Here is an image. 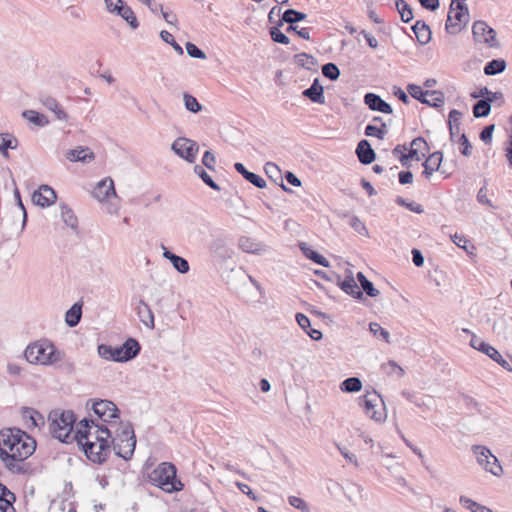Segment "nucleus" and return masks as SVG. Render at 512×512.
Segmentation results:
<instances>
[{
	"instance_id": "obj_1",
	"label": "nucleus",
	"mask_w": 512,
	"mask_h": 512,
	"mask_svg": "<svg viewBox=\"0 0 512 512\" xmlns=\"http://www.w3.org/2000/svg\"><path fill=\"white\" fill-rule=\"evenodd\" d=\"M36 448V441L18 428L0 431V459L13 474L31 475L33 468L26 459Z\"/></svg>"
},
{
	"instance_id": "obj_2",
	"label": "nucleus",
	"mask_w": 512,
	"mask_h": 512,
	"mask_svg": "<svg viewBox=\"0 0 512 512\" xmlns=\"http://www.w3.org/2000/svg\"><path fill=\"white\" fill-rule=\"evenodd\" d=\"M113 428L112 438L110 439L113 451L124 460L131 459L136 446V437L132 424L129 422L112 423L111 429Z\"/></svg>"
},
{
	"instance_id": "obj_3",
	"label": "nucleus",
	"mask_w": 512,
	"mask_h": 512,
	"mask_svg": "<svg viewBox=\"0 0 512 512\" xmlns=\"http://www.w3.org/2000/svg\"><path fill=\"white\" fill-rule=\"evenodd\" d=\"M24 356L31 364L49 366L62 361L64 353L59 351L51 341L42 339L29 344L24 351Z\"/></svg>"
},
{
	"instance_id": "obj_4",
	"label": "nucleus",
	"mask_w": 512,
	"mask_h": 512,
	"mask_svg": "<svg viewBox=\"0 0 512 512\" xmlns=\"http://www.w3.org/2000/svg\"><path fill=\"white\" fill-rule=\"evenodd\" d=\"M49 429L51 434L63 443H69L74 438L71 435L76 422V417L71 410H53L49 413Z\"/></svg>"
},
{
	"instance_id": "obj_5",
	"label": "nucleus",
	"mask_w": 512,
	"mask_h": 512,
	"mask_svg": "<svg viewBox=\"0 0 512 512\" xmlns=\"http://www.w3.org/2000/svg\"><path fill=\"white\" fill-rule=\"evenodd\" d=\"M97 351L98 355L105 360L127 362L138 356L141 351V345L138 340L130 337L119 347L100 344Z\"/></svg>"
},
{
	"instance_id": "obj_6",
	"label": "nucleus",
	"mask_w": 512,
	"mask_h": 512,
	"mask_svg": "<svg viewBox=\"0 0 512 512\" xmlns=\"http://www.w3.org/2000/svg\"><path fill=\"white\" fill-rule=\"evenodd\" d=\"M149 481L165 492L172 493L183 489V484L176 476V467L169 462H162L149 475Z\"/></svg>"
},
{
	"instance_id": "obj_7",
	"label": "nucleus",
	"mask_w": 512,
	"mask_h": 512,
	"mask_svg": "<svg viewBox=\"0 0 512 512\" xmlns=\"http://www.w3.org/2000/svg\"><path fill=\"white\" fill-rule=\"evenodd\" d=\"M112 429L105 425L95 424L93 420L82 419L77 427L73 438L83 447V442H100L101 438L110 440L112 438Z\"/></svg>"
},
{
	"instance_id": "obj_8",
	"label": "nucleus",
	"mask_w": 512,
	"mask_h": 512,
	"mask_svg": "<svg viewBox=\"0 0 512 512\" xmlns=\"http://www.w3.org/2000/svg\"><path fill=\"white\" fill-rule=\"evenodd\" d=\"M465 1L466 0H451L445 23L446 31H448L449 28H455L461 31L468 24L470 14Z\"/></svg>"
},
{
	"instance_id": "obj_9",
	"label": "nucleus",
	"mask_w": 512,
	"mask_h": 512,
	"mask_svg": "<svg viewBox=\"0 0 512 512\" xmlns=\"http://www.w3.org/2000/svg\"><path fill=\"white\" fill-rule=\"evenodd\" d=\"M472 451L476 456L478 464L482 466L487 472H490L495 476H500L502 474L503 469L499 463V460L491 453L487 447L474 445L472 446Z\"/></svg>"
},
{
	"instance_id": "obj_10",
	"label": "nucleus",
	"mask_w": 512,
	"mask_h": 512,
	"mask_svg": "<svg viewBox=\"0 0 512 512\" xmlns=\"http://www.w3.org/2000/svg\"><path fill=\"white\" fill-rule=\"evenodd\" d=\"M82 449L90 461L101 464L108 458L111 452V444L110 440L101 438L100 442H83Z\"/></svg>"
},
{
	"instance_id": "obj_11",
	"label": "nucleus",
	"mask_w": 512,
	"mask_h": 512,
	"mask_svg": "<svg viewBox=\"0 0 512 512\" xmlns=\"http://www.w3.org/2000/svg\"><path fill=\"white\" fill-rule=\"evenodd\" d=\"M409 94L419 100L421 103L431 107H440L443 105L445 97L444 93L438 90H423L420 86L415 84L408 85Z\"/></svg>"
},
{
	"instance_id": "obj_12",
	"label": "nucleus",
	"mask_w": 512,
	"mask_h": 512,
	"mask_svg": "<svg viewBox=\"0 0 512 512\" xmlns=\"http://www.w3.org/2000/svg\"><path fill=\"white\" fill-rule=\"evenodd\" d=\"M379 402H381L382 406L384 405L380 395L376 391L373 393H367L360 400V405L364 409L365 414L372 420L378 422L384 421L386 418L384 407L380 408L379 410L376 409V407L379 405Z\"/></svg>"
},
{
	"instance_id": "obj_13",
	"label": "nucleus",
	"mask_w": 512,
	"mask_h": 512,
	"mask_svg": "<svg viewBox=\"0 0 512 512\" xmlns=\"http://www.w3.org/2000/svg\"><path fill=\"white\" fill-rule=\"evenodd\" d=\"M173 152L188 163H194L199 151V145L186 137H178L171 145Z\"/></svg>"
},
{
	"instance_id": "obj_14",
	"label": "nucleus",
	"mask_w": 512,
	"mask_h": 512,
	"mask_svg": "<svg viewBox=\"0 0 512 512\" xmlns=\"http://www.w3.org/2000/svg\"><path fill=\"white\" fill-rule=\"evenodd\" d=\"M470 346L472 348L486 354L488 357H490L492 360L497 362L505 370H507L509 372L512 371V359L510 362L505 360L496 348H494L493 346L489 345L488 343L482 341L477 336H475V335L472 336L471 341H470Z\"/></svg>"
},
{
	"instance_id": "obj_15",
	"label": "nucleus",
	"mask_w": 512,
	"mask_h": 512,
	"mask_svg": "<svg viewBox=\"0 0 512 512\" xmlns=\"http://www.w3.org/2000/svg\"><path fill=\"white\" fill-rule=\"evenodd\" d=\"M90 401L92 402V410L103 422H108L111 425L113 423L111 419L119 418L120 411L112 401L104 399Z\"/></svg>"
},
{
	"instance_id": "obj_16",
	"label": "nucleus",
	"mask_w": 512,
	"mask_h": 512,
	"mask_svg": "<svg viewBox=\"0 0 512 512\" xmlns=\"http://www.w3.org/2000/svg\"><path fill=\"white\" fill-rule=\"evenodd\" d=\"M56 199V192L48 185H41L32 195L33 203L43 208L52 205Z\"/></svg>"
},
{
	"instance_id": "obj_17",
	"label": "nucleus",
	"mask_w": 512,
	"mask_h": 512,
	"mask_svg": "<svg viewBox=\"0 0 512 512\" xmlns=\"http://www.w3.org/2000/svg\"><path fill=\"white\" fill-rule=\"evenodd\" d=\"M92 195L98 201H104V200L108 199L111 195L117 196L115 187H114V181L112 180V178L106 177V178L102 179L101 181H99L96 184V186L92 192Z\"/></svg>"
},
{
	"instance_id": "obj_18",
	"label": "nucleus",
	"mask_w": 512,
	"mask_h": 512,
	"mask_svg": "<svg viewBox=\"0 0 512 512\" xmlns=\"http://www.w3.org/2000/svg\"><path fill=\"white\" fill-rule=\"evenodd\" d=\"M306 17L307 15L303 12L297 11L295 9H287L284 11L281 18L278 19V24L271 26L268 32H281L280 27L283 25V23L296 24L304 20Z\"/></svg>"
},
{
	"instance_id": "obj_19",
	"label": "nucleus",
	"mask_w": 512,
	"mask_h": 512,
	"mask_svg": "<svg viewBox=\"0 0 512 512\" xmlns=\"http://www.w3.org/2000/svg\"><path fill=\"white\" fill-rule=\"evenodd\" d=\"M349 273L350 274L346 276L344 280H341L340 275L333 273V276L337 278V284L345 293L353 296L354 298L361 299L363 297V292L359 289L357 283L355 282L352 272L349 271Z\"/></svg>"
},
{
	"instance_id": "obj_20",
	"label": "nucleus",
	"mask_w": 512,
	"mask_h": 512,
	"mask_svg": "<svg viewBox=\"0 0 512 512\" xmlns=\"http://www.w3.org/2000/svg\"><path fill=\"white\" fill-rule=\"evenodd\" d=\"M364 103L373 111L385 114H391L393 112L391 105L374 93H367L364 96Z\"/></svg>"
},
{
	"instance_id": "obj_21",
	"label": "nucleus",
	"mask_w": 512,
	"mask_h": 512,
	"mask_svg": "<svg viewBox=\"0 0 512 512\" xmlns=\"http://www.w3.org/2000/svg\"><path fill=\"white\" fill-rule=\"evenodd\" d=\"M66 158L71 162L90 163L95 159L94 152L89 147L78 146L66 152Z\"/></svg>"
},
{
	"instance_id": "obj_22",
	"label": "nucleus",
	"mask_w": 512,
	"mask_h": 512,
	"mask_svg": "<svg viewBox=\"0 0 512 512\" xmlns=\"http://www.w3.org/2000/svg\"><path fill=\"white\" fill-rule=\"evenodd\" d=\"M161 248L163 249V257L171 262L175 270L181 274H186L189 272L190 266L186 259L172 253L163 244L161 245Z\"/></svg>"
},
{
	"instance_id": "obj_23",
	"label": "nucleus",
	"mask_w": 512,
	"mask_h": 512,
	"mask_svg": "<svg viewBox=\"0 0 512 512\" xmlns=\"http://www.w3.org/2000/svg\"><path fill=\"white\" fill-rule=\"evenodd\" d=\"M41 104L49 111L54 113L55 118L60 121H67L69 116L64 111L60 103L53 97L44 96L40 99Z\"/></svg>"
},
{
	"instance_id": "obj_24",
	"label": "nucleus",
	"mask_w": 512,
	"mask_h": 512,
	"mask_svg": "<svg viewBox=\"0 0 512 512\" xmlns=\"http://www.w3.org/2000/svg\"><path fill=\"white\" fill-rule=\"evenodd\" d=\"M136 312L139 320L149 329H154V314L149 305L142 299L138 301Z\"/></svg>"
},
{
	"instance_id": "obj_25",
	"label": "nucleus",
	"mask_w": 512,
	"mask_h": 512,
	"mask_svg": "<svg viewBox=\"0 0 512 512\" xmlns=\"http://www.w3.org/2000/svg\"><path fill=\"white\" fill-rule=\"evenodd\" d=\"M356 154L359 161L364 165L371 164L376 158V154L372 149L370 143L365 139L361 140L358 143L356 148Z\"/></svg>"
},
{
	"instance_id": "obj_26",
	"label": "nucleus",
	"mask_w": 512,
	"mask_h": 512,
	"mask_svg": "<svg viewBox=\"0 0 512 512\" xmlns=\"http://www.w3.org/2000/svg\"><path fill=\"white\" fill-rule=\"evenodd\" d=\"M238 247L245 253L260 254L265 251V246L256 239L248 236H241L238 240Z\"/></svg>"
},
{
	"instance_id": "obj_27",
	"label": "nucleus",
	"mask_w": 512,
	"mask_h": 512,
	"mask_svg": "<svg viewBox=\"0 0 512 512\" xmlns=\"http://www.w3.org/2000/svg\"><path fill=\"white\" fill-rule=\"evenodd\" d=\"M302 95L314 103H325L324 89L323 86L320 85L318 78L314 79L312 85L309 88L305 89L302 92Z\"/></svg>"
},
{
	"instance_id": "obj_28",
	"label": "nucleus",
	"mask_w": 512,
	"mask_h": 512,
	"mask_svg": "<svg viewBox=\"0 0 512 512\" xmlns=\"http://www.w3.org/2000/svg\"><path fill=\"white\" fill-rule=\"evenodd\" d=\"M474 42L479 45V49H499L501 46L500 40L497 39L496 34H473Z\"/></svg>"
},
{
	"instance_id": "obj_29",
	"label": "nucleus",
	"mask_w": 512,
	"mask_h": 512,
	"mask_svg": "<svg viewBox=\"0 0 512 512\" xmlns=\"http://www.w3.org/2000/svg\"><path fill=\"white\" fill-rule=\"evenodd\" d=\"M443 160V154L440 151H436L429 155V157L423 163L424 171L423 175L426 178H430V176L438 171Z\"/></svg>"
},
{
	"instance_id": "obj_30",
	"label": "nucleus",
	"mask_w": 512,
	"mask_h": 512,
	"mask_svg": "<svg viewBox=\"0 0 512 512\" xmlns=\"http://www.w3.org/2000/svg\"><path fill=\"white\" fill-rule=\"evenodd\" d=\"M235 170L241 174L248 182L256 186L257 188H264L266 186V181L260 177L259 175L248 171L242 163L234 164Z\"/></svg>"
},
{
	"instance_id": "obj_31",
	"label": "nucleus",
	"mask_w": 512,
	"mask_h": 512,
	"mask_svg": "<svg viewBox=\"0 0 512 512\" xmlns=\"http://www.w3.org/2000/svg\"><path fill=\"white\" fill-rule=\"evenodd\" d=\"M15 495L5 485L0 484V512H15Z\"/></svg>"
},
{
	"instance_id": "obj_32",
	"label": "nucleus",
	"mask_w": 512,
	"mask_h": 512,
	"mask_svg": "<svg viewBox=\"0 0 512 512\" xmlns=\"http://www.w3.org/2000/svg\"><path fill=\"white\" fill-rule=\"evenodd\" d=\"M82 316V304L75 303L65 314V322L69 327H75L81 320Z\"/></svg>"
},
{
	"instance_id": "obj_33",
	"label": "nucleus",
	"mask_w": 512,
	"mask_h": 512,
	"mask_svg": "<svg viewBox=\"0 0 512 512\" xmlns=\"http://www.w3.org/2000/svg\"><path fill=\"white\" fill-rule=\"evenodd\" d=\"M22 415L23 419L27 423L30 422V424H28V427L34 428L44 424V417L42 416V414L33 408H24Z\"/></svg>"
},
{
	"instance_id": "obj_34",
	"label": "nucleus",
	"mask_w": 512,
	"mask_h": 512,
	"mask_svg": "<svg viewBox=\"0 0 512 512\" xmlns=\"http://www.w3.org/2000/svg\"><path fill=\"white\" fill-rule=\"evenodd\" d=\"M22 116L27 121H29L37 127H45L50 123V121L44 114L39 113L35 110H26L22 113Z\"/></svg>"
},
{
	"instance_id": "obj_35",
	"label": "nucleus",
	"mask_w": 512,
	"mask_h": 512,
	"mask_svg": "<svg viewBox=\"0 0 512 512\" xmlns=\"http://www.w3.org/2000/svg\"><path fill=\"white\" fill-rule=\"evenodd\" d=\"M461 117L462 113L456 109L451 110L449 113L448 125L452 141H454L455 136L460 132Z\"/></svg>"
},
{
	"instance_id": "obj_36",
	"label": "nucleus",
	"mask_w": 512,
	"mask_h": 512,
	"mask_svg": "<svg viewBox=\"0 0 512 512\" xmlns=\"http://www.w3.org/2000/svg\"><path fill=\"white\" fill-rule=\"evenodd\" d=\"M493 98H485L477 101L473 106V114L476 118L486 117L491 111Z\"/></svg>"
},
{
	"instance_id": "obj_37",
	"label": "nucleus",
	"mask_w": 512,
	"mask_h": 512,
	"mask_svg": "<svg viewBox=\"0 0 512 512\" xmlns=\"http://www.w3.org/2000/svg\"><path fill=\"white\" fill-rule=\"evenodd\" d=\"M210 250L212 253L220 257L221 259H226L230 257L229 250L226 246V242L223 238H216L210 244Z\"/></svg>"
},
{
	"instance_id": "obj_38",
	"label": "nucleus",
	"mask_w": 512,
	"mask_h": 512,
	"mask_svg": "<svg viewBox=\"0 0 512 512\" xmlns=\"http://www.w3.org/2000/svg\"><path fill=\"white\" fill-rule=\"evenodd\" d=\"M300 248L303 252V254L310 260H312L313 262L323 266V267H328L329 266V262L328 260L320 255L318 252L312 250L311 248L307 247L306 246V243H301L300 244Z\"/></svg>"
},
{
	"instance_id": "obj_39",
	"label": "nucleus",
	"mask_w": 512,
	"mask_h": 512,
	"mask_svg": "<svg viewBox=\"0 0 512 512\" xmlns=\"http://www.w3.org/2000/svg\"><path fill=\"white\" fill-rule=\"evenodd\" d=\"M119 16H121L130 26L131 29H137L139 24L135 13L133 10L127 5H120V10L118 11Z\"/></svg>"
},
{
	"instance_id": "obj_40",
	"label": "nucleus",
	"mask_w": 512,
	"mask_h": 512,
	"mask_svg": "<svg viewBox=\"0 0 512 512\" xmlns=\"http://www.w3.org/2000/svg\"><path fill=\"white\" fill-rule=\"evenodd\" d=\"M506 68V62L502 59H493L484 67V73L488 76L502 73Z\"/></svg>"
},
{
	"instance_id": "obj_41",
	"label": "nucleus",
	"mask_w": 512,
	"mask_h": 512,
	"mask_svg": "<svg viewBox=\"0 0 512 512\" xmlns=\"http://www.w3.org/2000/svg\"><path fill=\"white\" fill-rule=\"evenodd\" d=\"M361 388L362 382L358 377H349L345 379L340 385V389L347 393L358 392L361 390Z\"/></svg>"
},
{
	"instance_id": "obj_42",
	"label": "nucleus",
	"mask_w": 512,
	"mask_h": 512,
	"mask_svg": "<svg viewBox=\"0 0 512 512\" xmlns=\"http://www.w3.org/2000/svg\"><path fill=\"white\" fill-rule=\"evenodd\" d=\"M395 5L403 22L407 23L413 19L412 8L406 1L396 0Z\"/></svg>"
},
{
	"instance_id": "obj_43",
	"label": "nucleus",
	"mask_w": 512,
	"mask_h": 512,
	"mask_svg": "<svg viewBox=\"0 0 512 512\" xmlns=\"http://www.w3.org/2000/svg\"><path fill=\"white\" fill-rule=\"evenodd\" d=\"M357 279L361 284L363 291L370 297H377L379 290L376 289L373 283L368 280L362 272L357 273Z\"/></svg>"
},
{
	"instance_id": "obj_44",
	"label": "nucleus",
	"mask_w": 512,
	"mask_h": 512,
	"mask_svg": "<svg viewBox=\"0 0 512 512\" xmlns=\"http://www.w3.org/2000/svg\"><path fill=\"white\" fill-rule=\"evenodd\" d=\"M61 216L64 223L72 228L76 229L78 225L77 217L74 215L73 211L66 205L61 204Z\"/></svg>"
},
{
	"instance_id": "obj_45",
	"label": "nucleus",
	"mask_w": 512,
	"mask_h": 512,
	"mask_svg": "<svg viewBox=\"0 0 512 512\" xmlns=\"http://www.w3.org/2000/svg\"><path fill=\"white\" fill-rule=\"evenodd\" d=\"M194 172L211 189L216 190V191L220 190L219 185L212 179V177L205 171V169L201 165H195L194 166Z\"/></svg>"
},
{
	"instance_id": "obj_46",
	"label": "nucleus",
	"mask_w": 512,
	"mask_h": 512,
	"mask_svg": "<svg viewBox=\"0 0 512 512\" xmlns=\"http://www.w3.org/2000/svg\"><path fill=\"white\" fill-rule=\"evenodd\" d=\"M387 132V125L385 122H382L381 127H377L371 124L367 125L364 133L368 137H377L378 139L382 140L384 139Z\"/></svg>"
},
{
	"instance_id": "obj_47",
	"label": "nucleus",
	"mask_w": 512,
	"mask_h": 512,
	"mask_svg": "<svg viewBox=\"0 0 512 512\" xmlns=\"http://www.w3.org/2000/svg\"><path fill=\"white\" fill-rule=\"evenodd\" d=\"M460 503L464 504L472 512H493L490 508L483 506L465 496L460 497Z\"/></svg>"
},
{
	"instance_id": "obj_48",
	"label": "nucleus",
	"mask_w": 512,
	"mask_h": 512,
	"mask_svg": "<svg viewBox=\"0 0 512 512\" xmlns=\"http://www.w3.org/2000/svg\"><path fill=\"white\" fill-rule=\"evenodd\" d=\"M322 74L331 81H335L340 76V70L334 63H326L322 66Z\"/></svg>"
},
{
	"instance_id": "obj_49",
	"label": "nucleus",
	"mask_w": 512,
	"mask_h": 512,
	"mask_svg": "<svg viewBox=\"0 0 512 512\" xmlns=\"http://www.w3.org/2000/svg\"><path fill=\"white\" fill-rule=\"evenodd\" d=\"M406 151H407L406 145L398 144L392 150V154H393V156H395L396 158L399 159V161L403 167L408 168V167H410V163H409Z\"/></svg>"
},
{
	"instance_id": "obj_50",
	"label": "nucleus",
	"mask_w": 512,
	"mask_h": 512,
	"mask_svg": "<svg viewBox=\"0 0 512 512\" xmlns=\"http://www.w3.org/2000/svg\"><path fill=\"white\" fill-rule=\"evenodd\" d=\"M183 99H184V105H185V108L192 112V113H198L202 110V105L198 102V100L188 94V93H185L184 96H183Z\"/></svg>"
},
{
	"instance_id": "obj_51",
	"label": "nucleus",
	"mask_w": 512,
	"mask_h": 512,
	"mask_svg": "<svg viewBox=\"0 0 512 512\" xmlns=\"http://www.w3.org/2000/svg\"><path fill=\"white\" fill-rule=\"evenodd\" d=\"M369 330L375 337L382 338L386 343H390V334L389 332L382 328L379 323L371 322L369 324Z\"/></svg>"
},
{
	"instance_id": "obj_52",
	"label": "nucleus",
	"mask_w": 512,
	"mask_h": 512,
	"mask_svg": "<svg viewBox=\"0 0 512 512\" xmlns=\"http://www.w3.org/2000/svg\"><path fill=\"white\" fill-rule=\"evenodd\" d=\"M396 203H397L398 205H400V206H404V207H406V208H407V209H409L410 211H413V212H415V213H417V214H421V213L424 211L423 207H422L420 204H418V203H416V202H407V201H406L404 198H402V197H397V199H396Z\"/></svg>"
},
{
	"instance_id": "obj_53",
	"label": "nucleus",
	"mask_w": 512,
	"mask_h": 512,
	"mask_svg": "<svg viewBox=\"0 0 512 512\" xmlns=\"http://www.w3.org/2000/svg\"><path fill=\"white\" fill-rule=\"evenodd\" d=\"M17 147V140L15 138H3L0 144V153L4 157H8V149H15Z\"/></svg>"
},
{
	"instance_id": "obj_54",
	"label": "nucleus",
	"mask_w": 512,
	"mask_h": 512,
	"mask_svg": "<svg viewBox=\"0 0 512 512\" xmlns=\"http://www.w3.org/2000/svg\"><path fill=\"white\" fill-rule=\"evenodd\" d=\"M288 502H289V504L292 507H294V508H296V509H298V510H300L302 512H309L310 511V508H309L308 504L302 498H300V497L290 496L288 498Z\"/></svg>"
},
{
	"instance_id": "obj_55",
	"label": "nucleus",
	"mask_w": 512,
	"mask_h": 512,
	"mask_svg": "<svg viewBox=\"0 0 512 512\" xmlns=\"http://www.w3.org/2000/svg\"><path fill=\"white\" fill-rule=\"evenodd\" d=\"M296 61L299 65L310 69V66L315 65V58L311 55H308L306 53H300L295 56Z\"/></svg>"
},
{
	"instance_id": "obj_56",
	"label": "nucleus",
	"mask_w": 512,
	"mask_h": 512,
	"mask_svg": "<svg viewBox=\"0 0 512 512\" xmlns=\"http://www.w3.org/2000/svg\"><path fill=\"white\" fill-rule=\"evenodd\" d=\"M459 144L462 146L461 148V154L469 157L472 154V145L469 142L466 134H461L458 139Z\"/></svg>"
},
{
	"instance_id": "obj_57",
	"label": "nucleus",
	"mask_w": 512,
	"mask_h": 512,
	"mask_svg": "<svg viewBox=\"0 0 512 512\" xmlns=\"http://www.w3.org/2000/svg\"><path fill=\"white\" fill-rule=\"evenodd\" d=\"M186 50L190 57L197 58V59H205L206 55L205 53L199 49L196 45L193 43L187 42L186 43Z\"/></svg>"
},
{
	"instance_id": "obj_58",
	"label": "nucleus",
	"mask_w": 512,
	"mask_h": 512,
	"mask_svg": "<svg viewBox=\"0 0 512 512\" xmlns=\"http://www.w3.org/2000/svg\"><path fill=\"white\" fill-rule=\"evenodd\" d=\"M264 170L269 178H278L281 175V170L278 165L273 162H267L264 166Z\"/></svg>"
},
{
	"instance_id": "obj_59",
	"label": "nucleus",
	"mask_w": 512,
	"mask_h": 512,
	"mask_svg": "<svg viewBox=\"0 0 512 512\" xmlns=\"http://www.w3.org/2000/svg\"><path fill=\"white\" fill-rule=\"evenodd\" d=\"M473 33H480V32H489L494 33L496 32L493 28L489 27L486 22L484 21H475L472 25V31Z\"/></svg>"
},
{
	"instance_id": "obj_60",
	"label": "nucleus",
	"mask_w": 512,
	"mask_h": 512,
	"mask_svg": "<svg viewBox=\"0 0 512 512\" xmlns=\"http://www.w3.org/2000/svg\"><path fill=\"white\" fill-rule=\"evenodd\" d=\"M495 129V125H487L483 128V130L480 132V139L485 142L486 144L491 143L492 141V135Z\"/></svg>"
},
{
	"instance_id": "obj_61",
	"label": "nucleus",
	"mask_w": 512,
	"mask_h": 512,
	"mask_svg": "<svg viewBox=\"0 0 512 512\" xmlns=\"http://www.w3.org/2000/svg\"><path fill=\"white\" fill-rule=\"evenodd\" d=\"M349 224L359 234L363 235L367 233L364 223L357 216L351 217Z\"/></svg>"
},
{
	"instance_id": "obj_62",
	"label": "nucleus",
	"mask_w": 512,
	"mask_h": 512,
	"mask_svg": "<svg viewBox=\"0 0 512 512\" xmlns=\"http://www.w3.org/2000/svg\"><path fill=\"white\" fill-rule=\"evenodd\" d=\"M215 161V156L211 151H206L204 153L202 163L205 167H207L210 170H214Z\"/></svg>"
},
{
	"instance_id": "obj_63",
	"label": "nucleus",
	"mask_w": 512,
	"mask_h": 512,
	"mask_svg": "<svg viewBox=\"0 0 512 512\" xmlns=\"http://www.w3.org/2000/svg\"><path fill=\"white\" fill-rule=\"evenodd\" d=\"M161 39L166 43L171 44L174 49L180 54L183 53L182 47L175 41L174 34H159Z\"/></svg>"
},
{
	"instance_id": "obj_64",
	"label": "nucleus",
	"mask_w": 512,
	"mask_h": 512,
	"mask_svg": "<svg viewBox=\"0 0 512 512\" xmlns=\"http://www.w3.org/2000/svg\"><path fill=\"white\" fill-rule=\"evenodd\" d=\"M281 8L278 7V6H274L269 14H268V19H269V22L272 24V26L274 25H277L278 23V19L281 18Z\"/></svg>"
}]
</instances>
